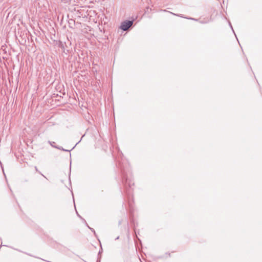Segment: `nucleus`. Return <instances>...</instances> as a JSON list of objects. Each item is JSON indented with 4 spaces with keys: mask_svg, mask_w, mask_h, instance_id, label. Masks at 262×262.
<instances>
[{
    "mask_svg": "<svg viewBox=\"0 0 262 262\" xmlns=\"http://www.w3.org/2000/svg\"><path fill=\"white\" fill-rule=\"evenodd\" d=\"M48 143L50 144L51 146L56 148V147H57V146L55 145V142L49 141Z\"/></svg>",
    "mask_w": 262,
    "mask_h": 262,
    "instance_id": "f03ea898",
    "label": "nucleus"
},
{
    "mask_svg": "<svg viewBox=\"0 0 262 262\" xmlns=\"http://www.w3.org/2000/svg\"><path fill=\"white\" fill-rule=\"evenodd\" d=\"M89 228L90 229V230H91L92 231H93V232H94L95 233V230H94V229L93 228H90V227H89Z\"/></svg>",
    "mask_w": 262,
    "mask_h": 262,
    "instance_id": "20e7f679",
    "label": "nucleus"
},
{
    "mask_svg": "<svg viewBox=\"0 0 262 262\" xmlns=\"http://www.w3.org/2000/svg\"><path fill=\"white\" fill-rule=\"evenodd\" d=\"M56 148L60 149V150H63V151H70V150H67V149H64L63 148H62V147H60V146H57V147H56Z\"/></svg>",
    "mask_w": 262,
    "mask_h": 262,
    "instance_id": "7ed1b4c3",
    "label": "nucleus"
},
{
    "mask_svg": "<svg viewBox=\"0 0 262 262\" xmlns=\"http://www.w3.org/2000/svg\"><path fill=\"white\" fill-rule=\"evenodd\" d=\"M170 13H171L172 14H173V15H177V16H180V15H178V14H174V13H172V12H170ZM181 17H182V16H181Z\"/></svg>",
    "mask_w": 262,
    "mask_h": 262,
    "instance_id": "39448f33",
    "label": "nucleus"
},
{
    "mask_svg": "<svg viewBox=\"0 0 262 262\" xmlns=\"http://www.w3.org/2000/svg\"><path fill=\"white\" fill-rule=\"evenodd\" d=\"M119 238V236H118L117 237H116V238L115 239L116 240V239H118Z\"/></svg>",
    "mask_w": 262,
    "mask_h": 262,
    "instance_id": "423d86ee",
    "label": "nucleus"
},
{
    "mask_svg": "<svg viewBox=\"0 0 262 262\" xmlns=\"http://www.w3.org/2000/svg\"><path fill=\"white\" fill-rule=\"evenodd\" d=\"M133 24L132 20H126L123 21L120 26V28L123 31H127Z\"/></svg>",
    "mask_w": 262,
    "mask_h": 262,
    "instance_id": "f257e3e1",
    "label": "nucleus"
}]
</instances>
